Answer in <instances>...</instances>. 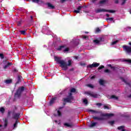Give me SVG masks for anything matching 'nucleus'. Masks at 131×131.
I'll return each mask as SVG.
<instances>
[{"label": "nucleus", "instance_id": "f257e3e1", "mask_svg": "<svg viewBox=\"0 0 131 131\" xmlns=\"http://www.w3.org/2000/svg\"><path fill=\"white\" fill-rule=\"evenodd\" d=\"M54 60L58 63L60 64L61 68H63L64 70H67L68 69V66H71V60H69L68 61V64L65 61L61 60V58L58 57H55Z\"/></svg>", "mask_w": 131, "mask_h": 131}, {"label": "nucleus", "instance_id": "f03ea898", "mask_svg": "<svg viewBox=\"0 0 131 131\" xmlns=\"http://www.w3.org/2000/svg\"><path fill=\"white\" fill-rule=\"evenodd\" d=\"M25 90V87L23 86L18 88V89L16 90V92L14 94V96L17 97V98H20V96L22 95V93Z\"/></svg>", "mask_w": 131, "mask_h": 131}, {"label": "nucleus", "instance_id": "7ed1b4c3", "mask_svg": "<svg viewBox=\"0 0 131 131\" xmlns=\"http://www.w3.org/2000/svg\"><path fill=\"white\" fill-rule=\"evenodd\" d=\"M96 13H101V12H107L108 13H115V11L114 10H110L104 9H98L95 11Z\"/></svg>", "mask_w": 131, "mask_h": 131}, {"label": "nucleus", "instance_id": "20e7f679", "mask_svg": "<svg viewBox=\"0 0 131 131\" xmlns=\"http://www.w3.org/2000/svg\"><path fill=\"white\" fill-rule=\"evenodd\" d=\"M105 39H104V37H100L99 38H98L97 39H94L93 40V42L95 43V45H99L100 42H102L104 41Z\"/></svg>", "mask_w": 131, "mask_h": 131}, {"label": "nucleus", "instance_id": "39448f33", "mask_svg": "<svg viewBox=\"0 0 131 131\" xmlns=\"http://www.w3.org/2000/svg\"><path fill=\"white\" fill-rule=\"evenodd\" d=\"M98 66H100V64L99 63L93 62V64L87 66V68H91V69H92V68L98 67Z\"/></svg>", "mask_w": 131, "mask_h": 131}, {"label": "nucleus", "instance_id": "423d86ee", "mask_svg": "<svg viewBox=\"0 0 131 131\" xmlns=\"http://www.w3.org/2000/svg\"><path fill=\"white\" fill-rule=\"evenodd\" d=\"M12 118L13 119H15V120H18L20 118V113H15L13 112L12 113Z\"/></svg>", "mask_w": 131, "mask_h": 131}, {"label": "nucleus", "instance_id": "0eeeda50", "mask_svg": "<svg viewBox=\"0 0 131 131\" xmlns=\"http://www.w3.org/2000/svg\"><path fill=\"white\" fill-rule=\"evenodd\" d=\"M122 48H123L124 51H125L126 53H131V47L129 46L124 45Z\"/></svg>", "mask_w": 131, "mask_h": 131}, {"label": "nucleus", "instance_id": "6e6552de", "mask_svg": "<svg viewBox=\"0 0 131 131\" xmlns=\"http://www.w3.org/2000/svg\"><path fill=\"white\" fill-rule=\"evenodd\" d=\"M20 82H22V76L18 75L17 76V81L16 82V84H18V83Z\"/></svg>", "mask_w": 131, "mask_h": 131}, {"label": "nucleus", "instance_id": "1a4fd4ad", "mask_svg": "<svg viewBox=\"0 0 131 131\" xmlns=\"http://www.w3.org/2000/svg\"><path fill=\"white\" fill-rule=\"evenodd\" d=\"M83 8V6H78L77 8V10L74 11V13H76V14H78L80 13V10Z\"/></svg>", "mask_w": 131, "mask_h": 131}, {"label": "nucleus", "instance_id": "9d476101", "mask_svg": "<svg viewBox=\"0 0 131 131\" xmlns=\"http://www.w3.org/2000/svg\"><path fill=\"white\" fill-rule=\"evenodd\" d=\"M114 116V114H103L102 115V116H103L104 117H108V118L110 117H112V116Z\"/></svg>", "mask_w": 131, "mask_h": 131}, {"label": "nucleus", "instance_id": "9b49d317", "mask_svg": "<svg viewBox=\"0 0 131 131\" xmlns=\"http://www.w3.org/2000/svg\"><path fill=\"white\" fill-rule=\"evenodd\" d=\"M63 102H66V103H71V101H72V99L67 96V98L63 99Z\"/></svg>", "mask_w": 131, "mask_h": 131}, {"label": "nucleus", "instance_id": "f8f14e48", "mask_svg": "<svg viewBox=\"0 0 131 131\" xmlns=\"http://www.w3.org/2000/svg\"><path fill=\"white\" fill-rule=\"evenodd\" d=\"M57 100V97H55L51 99V100L49 102L50 106H51V105H53L54 103H55V101Z\"/></svg>", "mask_w": 131, "mask_h": 131}, {"label": "nucleus", "instance_id": "ddd939ff", "mask_svg": "<svg viewBox=\"0 0 131 131\" xmlns=\"http://www.w3.org/2000/svg\"><path fill=\"white\" fill-rule=\"evenodd\" d=\"M93 118L95 120H104V118L103 117L93 116Z\"/></svg>", "mask_w": 131, "mask_h": 131}, {"label": "nucleus", "instance_id": "4468645a", "mask_svg": "<svg viewBox=\"0 0 131 131\" xmlns=\"http://www.w3.org/2000/svg\"><path fill=\"white\" fill-rule=\"evenodd\" d=\"M64 126H67V127H71L72 128L73 126H74V125L73 124H69L68 123H65L64 124Z\"/></svg>", "mask_w": 131, "mask_h": 131}, {"label": "nucleus", "instance_id": "2eb2a0df", "mask_svg": "<svg viewBox=\"0 0 131 131\" xmlns=\"http://www.w3.org/2000/svg\"><path fill=\"white\" fill-rule=\"evenodd\" d=\"M88 94L89 96H91V97H92L93 98H98V95L94 94L93 93H89Z\"/></svg>", "mask_w": 131, "mask_h": 131}, {"label": "nucleus", "instance_id": "dca6fc26", "mask_svg": "<svg viewBox=\"0 0 131 131\" xmlns=\"http://www.w3.org/2000/svg\"><path fill=\"white\" fill-rule=\"evenodd\" d=\"M47 6L49 9H51L52 10H53V9H55V6H54L53 5H52L50 3H47Z\"/></svg>", "mask_w": 131, "mask_h": 131}, {"label": "nucleus", "instance_id": "f3484780", "mask_svg": "<svg viewBox=\"0 0 131 131\" xmlns=\"http://www.w3.org/2000/svg\"><path fill=\"white\" fill-rule=\"evenodd\" d=\"M8 126V119L5 118L4 120V127Z\"/></svg>", "mask_w": 131, "mask_h": 131}, {"label": "nucleus", "instance_id": "a211bd4d", "mask_svg": "<svg viewBox=\"0 0 131 131\" xmlns=\"http://www.w3.org/2000/svg\"><path fill=\"white\" fill-rule=\"evenodd\" d=\"M19 121L18 120H16L15 123L13 124V129H15V127H17L18 126V123Z\"/></svg>", "mask_w": 131, "mask_h": 131}, {"label": "nucleus", "instance_id": "6ab92c4d", "mask_svg": "<svg viewBox=\"0 0 131 131\" xmlns=\"http://www.w3.org/2000/svg\"><path fill=\"white\" fill-rule=\"evenodd\" d=\"M97 125V122H93L90 125V127H94V126H96Z\"/></svg>", "mask_w": 131, "mask_h": 131}, {"label": "nucleus", "instance_id": "aec40b11", "mask_svg": "<svg viewBox=\"0 0 131 131\" xmlns=\"http://www.w3.org/2000/svg\"><path fill=\"white\" fill-rule=\"evenodd\" d=\"M110 99H114V100H118V97L115 95H112Z\"/></svg>", "mask_w": 131, "mask_h": 131}, {"label": "nucleus", "instance_id": "412c9836", "mask_svg": "<svg viewBox=\"0 0 131 131\" xmlns=\"http://www.w3.org/2000/svg\"><path fill=\"white\" fill-rule=\"evenodd\" d=\"M68 97L70 98L72 100H73V97L72 96V92L68 93Z\"/></svg>", "mask_w": 131, "mask_h": 131}, {"label": "nucleus", "instance_id": "4be33fe9", "mask_svg": "<svg viewBox=\"0 0 131 131\" xmlns=\"http://www.w3.org/2000/svg\"><path fill=\"white\" fill-rule=\"evenodd\" d=\"M19 33H21V34H23V35H26V30H23V31H19Z\"/></svg>", "mask_w": 131, "mask_h": 131}, {"label": "nucleus", "instance_id": "5701e85b", "mask_svg": "<svg viewBox=\"0 0 131 131\" xmlns=\"http://www.w3.org/2000/svg\"><path fill=\"white\" fill-rule=\"evenodd\" d=\"M5 108H4L3 107H1L0 108V112H1V113H2L3 114H4V113H5Z\"/></svg>", "mask_w": 131, "mask_h": 131}, {"label": "nucleus", "instance_id": "b1692460", "mask_svg": "<svg viewBox=\"0 0 131 131\" xmlns=\"http://www.w3.org/2000/svg\"><path fill=\"white\" fill-rule=\"evenodd\" d=\"M64 48H65V46H60L57 49V51H61V50L64 49Z\"/></svg>", "mask_w": 131, "mask_h": 131}, {"label": "nucleus", "instance_id": "393cba45", "mask_svg": "<svg viewBox=\"0 0 131 131\" xmlns=\"http://www.w3.org/2000/svg\"><path fill=\"white\" fill-rule=\"evenodd\" d=\"M5 83H7L8 84L10 83H12V79H7L5 81Z\"/></svg>", "mask_w": 131, "mask_h": 131}, {"label": "nucleus", "instance_id": "a878e982", "mask_svg": "<svg viewBox=\"0 0 131 131\" xmlns=\"http://www.w3.org/2000/svg\"><path fill=\"white\" fill-rule=\"evenodd\" d=\"M99 84H100V85H104V80L101 79L99 80Z\"/></svg>", "mask_w": 131, "mask_h": 131}, {"label": "nucleus", "instance_id": "bb28decb", "mask_svg": "<svg viewBox=\"0 0 131 131\" xmlns=\"http://www.w3.org/2000/svg\"><path fill=\"white\" fill-rule=\"evenodd\" d=\"M12 114V112L10 111H8V113H7V117H11V114Z\"/></svg>", "mask_w": 131, "mask_h": 131}, {"label": "nucleus", "instance_id": "cd10ccee", "mask_svg": "<svg viewBox=\"0 0 131 131\" xmlns=\"http://www.w3.org/2000/svg\"><path fill=\"white\" fill-rule=\"evenodd\" d=\"M76 89L75 88H72L70 90L71 93H76Z\"/></svg>", "mask_w": 131, "mask_h": 131}, {"label": "nucleus", "instance_id": "c85d7f7f", "mask_svg": "<svg viewBox=\"0 0 131 131\" xmlns=\"http://www.w3.org/2000/svg\"><path fill=\"white\" fill-rule=\"evenodd\" d=\"M104 73H111V71L109 70V69H107L104 70Z\"/></svg>", "mask_w": 131, "mask_h": 131}, {"label": "nucleus", "instance_id": "c756f323", "mask_svg": "<svg viewBox=\"0 0 131 131\" xmlns=\"http://www.w3.org/2000/svg\"><path fill=\"white\" fill-rule=\"evenodd\" d=\"M117 42H118V40H117L116 41H114L112 42L111 43V46H114V45H116V43H117Z\"/></svg>", "mask_w": 131, "mask_h": 131}, {"label": "nucleus", "instance_id": "7c9ffc66", "mask_svg": "<svg viewBox=\"0 0 131 131\" xmlns=\"http://www.w3.org/2000/svg\"><path fill=\"white\" fill-rule=\"evenodd\" d=\"M88 112H93V113H98V112L93 110H89Z\"/></svg>", "mask_w": 131, "mask_h": 131}, {"label": "nucleus", "instance_id": "2f4dec72", "mask_svg": "<svg viewBox=\"0 0 131 131\" xmlns=\"http://www.w3.org/2000/svg\"><path fill=\"white\" fill-rule=\"evenodd\" d=\"M115 121H110L108 122V123L111 124V125H113L114 124Z\"/></svg>", "mask_w": 131, "mask_h": 131}, {"label": "nucleus", "instance_id": "473e14b6", "mask_svg": "<svg viewBox=\"0 0 131 131\" xmlns=\"http://www.w3.org/2000/svg\"><path fill=\"white\" fill-rule=\"evenodd\" d=\"M105 3H106V0H102L99 2V4H100L101 5L105 4Z\"/></svg>", "mask_w": 131, "mask_h": 131}, {"label": "nucleus", "instance_id": "72a5a7b5", "mask_svg": "<svg viewBox=\"0 0 131 131\" xmlns=\"http://www.w3.org/2000/svg\"><path fill=\"white\" fill-rule=\"evenodd\" d=\"M96 32H97V33L99 32H101V30L100 29V28H97L96 29Z\"/></svg>", "mask_w": 131, "mask_h": 131}, {"label": "nucleus", "instance_id": "f704fd0d", "mask_svg": "<svg viewBox=\"0 0 131 131\" xmlns=\"http://www.w3.org/2000/svg\"><path fill=\"white\" fill-rule=\"evenodd\" d=\"M0 58L1 59H4L5 56L4 55V54L3 53H0Z\"/></svg>", "mask_w": 131, "mask_h": 131}, {"label": "nucleus", "instance_id": "c9c22d12", "mask_svg": "<svg viewBox=\"0 0 131 131\" xmlns=\"http://www.w3.org/2000/svg\"><path fill=\"white\" fill-rule=\"evenodd\" d=\"M32 2L36 4H38V3H39V0H32Z\"/></svg>", "mask_w": 131, "mask_h": 131}, {"label": "nucleus", "instance_id": "e433bc0d", "mask_svg": "<svg viewBox=\"0 0 131 131\" xmlns=\"http://www.w3.org/2000/svg\"><path fill=\"white\" fill-rule=\"evenodd\" d=\"M87 86H88L89 88H91V89H94V86L91 84H88Z\"/></svg>", "mask_w": 131, "mask_h": 131}, {"label": "nucleus", "instance_id": "4c0bfd02", "mask_svg": "<svg viewBox=\"0 0 131 131\" xmlns=\"http://www.w3.org/2000/svg\"><path fill=\"white\" fill-rule=\"evenodd\" d=\"M103 68H104V66H101L98 67V70H101V69H103Z\"/></svg>", "mask_w": 131, "mask_h": 131}, {"label": "nucleus", "instance_id": "58836bf2", "mask_svg": "<svg viewBox=\"0 0 131 131\" xmlns=\"http://www.w3.org/2000/svg\"><path fill=\"white\" fill-rule=\"evenodd\" d=\"M107 21H113V18L110 17V18H106Z\"/></svg>", "mask_w": 131, "mask_h": 131}, {"label": "nucleus", "instance_id": "ea45409f", "mask_svg": "<svg viewBox=\"0 0 131 131\" xmlns=\"http://www.w3.org/2000/svg\"><path fill=\"white\" fill-rule=\"evenodd\" d=\"M103 107H104V109H107L108 110H109L110 109L109 106L106 105H104Z\"/></svg>", "mask_w": 131, "mask_h": 131}, {"label": "nucleus", "instance_id": "a19ab883", "mask_svg": "<svg viewBox=\"0 0 131 131\" xmlns=\"http://www.w3.org/2000/svg\"><path fill=\"white\" fill-rule=\"evenodd\" d=\"M83 102L84 104H88V99H84Z\"/></svg>", "mask_w": 131, "mask_h": 131}, {"label": "nucleus", "instance_id": "79ce46f5", "mask_svg": "<svg viewBox=\"0 0 131 131\" xmlns=\"http://www.w3.org/2000/svg\"><path fill=\"white\" fill-rule=\"evenodd\" d=\"M82 37H83V39H89V36H88L84 35L82 36Z\"/></svg>", "mask_w": 131, "mask_h": 131}, {"label": "nucleus", "instance_id": "37998d69", "mask_svg": "<svg viewBox=\"0 0 131 131\" xmlns=\"http://www.w3.org/2000/svg\"><path fill=\"white\" fill-rule=\"evenodd\" d=\"M124 128V126H119L118 127V129L120 130V129H123Z\"/></svg>", "mask_w": 131, "mask_h": 131}, {"label": "nucleus", "instance_id": "c03bdc74", "mask_svg": "<svg viewBox=\"0 0 131 131\" xmlns=\"http://www.w3.org/2000/svg\"><path fill=\"white\" fill-rule=\"evenodd\" d=\"M57 114L58 116H61V115H62V113H61V112H60V111H57Z\"/></svg>", "mask_w": 131, "mask_h": 131}, {"label": "nucleus", "instance_id": "a18cd8bd", "mask_svg": "<svg viewBox=\"0 0 131 131\" xmlns=\"http://www.w3.org/2000/svg\"><path fill=\"white\" fill-rule=\"evenodd\" d=\"M102 103H96V105L98 106V107H101V106H102Z\"/></svg>", "mask_w": 131, "mask_h": 131}, {"label": "nucleus", "instance_id": "49530a36", "mask_svg": "<svg viewBox=\"0 0 131 131\" xmlns=\"http://www.w3.org/2000/svg\"><path fill=\"white\" fill-rule=\"evenodd\" d=\"M69 0H60L61 4H63V3H65V2H67Z\"/></svg>", "mask_w": 131, "mask_h": 131}, {"label": "nucleus", "instance_id": "de8ad7c7", "mask_svg": "<svg viewBox=\"0 0 131 131\" xmlns=\"http://www.w3.org/2000/svg\"><path fill=\"white\" fill-rule=\"evenodd\" d=\"M12 65H13V63L12 62H8L7 63V66H8V67L9 66H12Z\"/></svg>", "mask_w": 131, "mask_h": 131}, {"label": "nucleus", "instance_id": "09e8293b", "mask_svg": "<svg viewBox=\"0 0 131 131\" xmlns=\"http://www.w3.org/2000/svg\"><path fill=\"white\" fill-rule=\"evenodd\" d=\"M122 1H123V2L122 3L121 5H122V6H123V5H124V4H125V3H126V1H127V0H122Z\"/></svg>", "mask_w": 131, "mask_h": 131}, {"label": "nucleus", "instance_id": "8fccbe9b", "mask_svg": "<svg viewBox=\"0 0 131 131\" xmlns=\"http://www.w3.org/2000/svg\"><path fill=\"white\" fill-rule=\"evenodd\" d=\"M123 117H125V118H129V115H123Z\"/></svg>", "mask_w": 131, "mask_h": 131}, {"label": "nucleus", "instance_id": "3c124183", "mask_svg": "<svg viewBox=\"0 0 131 131\" xmlns=\"http://www.w3.org/2000/svg\"><path fill=\"white\" fill-rule=\"evenodd\" d=\"M14 111L13 112L14 113L15 110H17V109H18V107H17V106L16 105H14Z\"/></svg>", "mask_w": 131, "mask_h": 131}, {"label": "nucleus", "instance_id": "603ef678", "mask_svg": "<svg viewBox=\"0 0 131 131\" xmlns=\"http://www.w3.org/2000/svg\"><path fill=\"white\" fill-rule=\"evenodd\" d=\"M68 51H69V48H67L63 50V52H68Z\"/></svg>", "mask_w": 131, "mask_h": 131}, {"label": "nucleus", "instance_id": "864d4df0", "mask_svg": "<svg viewBox=\"0 0 131 131\" xmlns=\"http://www.w3.org/2000/svg\"><path fill=\"white\" fill-rule=\"evenodd\" d=\"M13 72H15V73L18 72V70H17V69H14Z\"/></svg>", "mask_w": 131, "mask_h": 131}, {"label": "nucleus", "instance_id": "5fc2aeb1", "mask_svg": "<svg viewBox=\"0 0 131 131\" xmlns=\"http://www.w3.org/2000/svg\"><path fill=\"white\" fill-rule=\"evenodd\" d=\"M126 62H128V63H131V60L130 59H127L125 60Z\"/></svg>", "mask_w": 131, "mask_h": 131}, {"label": "nucleus", "instance_id": "6e6d98bb", "mask_svg": "<svg viewBox=\"0 0 131 131\" xmlns=\"http://www.w3.org/2000/svg\"><path fill=\"white\" fill-rule=\"evenodd\" d=\"M8 67H8V64H7V65L5 66L4 67V69H7V68H8Z\"/></svg>", "mask_w": 131, "mask_h": 131}, {"label": "nucleus", "instance_id": "4d7b16f0", "mask_svg": "<svg viewBox=\"0 0 131 131\" xmlns=\"http://www.w3.org/2000/svg\"><path fill=\"white\" fill-rule=\"evenodd\" d=\"M20 25H21V21H18L17 22V26H20Z\"/></svg>", "mask_w": 131, "mask_h": 131}, {"label": "nucleus", "instance_id": "13d9d810", "mask_svg": "<svg viewBox=\"0 0 131 131\" xmlns=\"http://www.w3.org/2000/svg\"><path fill=\"white\" fill-rule=\"evenodd\" d=\"M80 66H85V63H81Z\"/></svg>", "mask_w": 131, "mask_h": 131}, {"label": "nucleus", "instance_id": "bf43d9fd", "mask_svg": "<svg viewBox=\"0 0 131 131\" xmlns=\"http://www.w3.org/2000/svg\"><path fill=\"white\" fill-rule=\"evenodd\" d=\"M119 3V0H116L115 1V4H118Z\"/></svg>", "mask_w": 131, "mask_h": 131}, {"label": "nucleus", "instance_id": "052dcab7", "mask_svg": "<svg viewBox=\"0 0 131 131\" xmlns=\"http://www.w3.org/2000/svg\"><path fill=\"white\" fill-rule=\"evenodd\" d=\"M96 76L95 75L92 76L91 78V79H94V78H95Z\"/></svg>", "mask_w": 131, "mask_h": 131}, {"label": "nucleus", "instance_id": "680f3d73", "mask_svg": "<svg viewBox=\"0 0 131 131\" xmlns=\"http://www.w3.org/2000/svg\"><path fill=\"white\" fill-rule=\"evenodd\" d=\"M111 69H113V70H115V69L116 68V67H112V68H111Z\"/></svg>", "mask_w": 131, "mask_h": 131}, {"label": "nucleus", "instance_id": "e2e57ef3", "mask_svg": "<svg viewBox=\"0 0 131 131\" xmlns=\"http://www.w3.org/2000/svg\"><path fill=\"white\" fill-rule=\"evenodd\" d=\"M63 108H64V106L59 107L58 109L59 110H61V109H63Z\"/></svg>", "mask_w": 131, "mask_h": 131}, {"label": "nucleus", "instance_id": "0e129e2a", "mask_svg": "<svg viewBox=\"0 0 131 131\" xmlns=\"http://www.w3.org/2000/svg\"><path fill=\"white\" fill-rule=\"evenodd\" d=\"M108 67H110L111 68H112V65L111 64H108Z\"/></svg>", "mask_w": 131, "mask_h": 131}, {"label": "nucleus", "instance_id": "69168bd1", "mask_svg": "<svg viewBox=\"0 0 131 131\" xmlns=\"http://www.w3.org/2000/svg\"><path fill=\"white\" fill-rule=\"evenodd\" d=\"M63 106H65L66 105V102H64L63 103Z\"/></svg>", "mask_w": 131, "mask_h": 131}, {"label": "nucleus", "instance_id": "338daca9", "mask_svg": "<svg viewBox=\"0 0 131 131\" xmlns=\"http://www.w3.org/2000/svg\"><path fill=\"white\" fill-rule=\"evenodd\" d=\"M106 17H110V14H106Z\"/></svg>", "mask_w": 131, "mask_h": 131}, {"label": "nucleus", "instance_id": "774afa93", "mask_svg": "<svg viewBox=\"0 0 131 131\" xmlns=\"http://www.w3.org/2000/svg\"><path fill=\"white\" fill-rule=\"evenodd\" d=\"M128 98H131V94L128 96Z\"/></svg>", "mask_w": 131, "mask_h": 131}]
</instances>
